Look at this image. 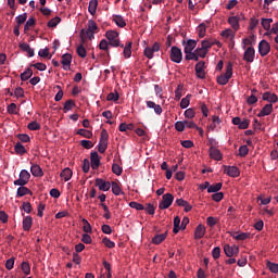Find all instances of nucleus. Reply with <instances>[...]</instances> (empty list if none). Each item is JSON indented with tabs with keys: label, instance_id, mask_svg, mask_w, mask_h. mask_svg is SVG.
Wrapping results in <instances>:
<instances>
[{
	"label": "nucleus",
	"instance_id": "8fccbe9b",
	"mask_svg": "<svg viewBox=\"0 0 278 278\" xmlns=\"http://www.w3.org/2000/svg\"><path fill=\"white\" fill-rule=\"evenodd\" d=\"M36 25V18L29 17L24 26V31H29V27H34Z\"/></svg>",
	"mask_w": 278,
	"mask_h": 278
},
{
	"label": "nucleus",
	"instance_id": "1a4fd4ad",
	"mask_svg": "<svg viewBox=\"0 0 278 278\" xmlns=\"http://www.w3.org/2000/svg\"><path fill=\"white\" fill-rule=\"evenodd\" d=\"M223 168H224V173L228 175V177H232V178L240 177V168H238L237 166L224 165Z\"/></svg>",
	"mask_w": 278,
	"mask_h": 278
},
{
	"label": "nucleus",
	"instance_id": "f8f14e48",
	"mask_svg": "<svg viewBox=\"0 0 278 278\" xmlns=\"http://www.w3.org/2000/svg\"><path fill=\"white\" fill-rule=\"evenodd\" d=\"M224 253L227 257H233V255L240 253V248H238V245L230 247L229 244H226L224 247Z\"/></svg>",
	"mask_w": 278,
	"mask_h": 278
},
{
	"label": "nucleus",
	"instance_id": "338daca9",
	"mask_svg": "<svg viewBox=\"0 0 278 278\" xmlns=\"http://www.w3.org/2000/svg\"><path fill=\"white\" fill-rule=\"evenodd\" d=\"M267 267L270 270V273L277 274L278 273V264L277 263H267Z\"/></svg>",
	"mask_w": 278,
	"mask_h": 278
},
{
	"label": "nucleus",
	"instance_id": "c03bdc74",
	"mask_svg": "<svg viewBox=\"0 0 278 278\" xmlns=\"http://www.w3.org/2000/svg\"><path fill=\"white\" fill-rule=\"evenodd\" d=\"M179 225H181V218H179V216H176L174 218V228H173V233H179Z\"/></svg>",
	"mask_w": 278,
	"mask_h": 278
},
{
	"label": "nucleus",
	"instance_id": "2f4dec72",
	"mask_svg": "<svg viewBox=\"0 0 278 278\" xmlns=\"http://www.w3.org/2000/svg\"><path fill=\"white\" fill-rule=\"evenodd\" d=\"M14 151L17 155H25V153H27V150L25 149V146L22 144L21 142H17L14 146Z\"/></svg>",
	"mask_w": 278,
	"mask_h": 278
},
{
	"label": "nucleus",
	"instance_id": "69168bd1",
	"mask_svg": "<svg viewBox=\"0 0 278 278\" xmlns=\"http://www.w3.org/2000/svg\"><path fill=\"white\" fill-rule=\"evenodd\" d=\"M22 270H23L24 275H29V273H31V267L29 266V263L23 262Z\"/></svg>",
	"mask_w": 278,
	"mask_h": 278
},
{
	"label": "nucleus",
	"instance_id": "c9c22d12",
	"mask_svg": "<svg viewBox=\"0 0 278 278\" xmlns=\"http://www.w3.org/2000/svg\"><path fill=\"white\" fill-rule=\"evenodd\" d=\"M214 47V40L207 39V40H202L201 42V48L204 49L206 52L210 51Z\"/></svg>",
	"mask_w": 278,
	"mask_h": 278
},
{
	"label": "nucleus",
	"instance_id": "f3484780",
	"mask_svg": "<svg viewBox=\"0 0 278 278\" xmlns=\"http://www.w3.org/2000/svg\"><path fill=\"white\" fill-rule=\"evenodd\" d=\"M210 156L216 162H220V160H223V154L220 153V150L216 149L215 147L210 148Z\"/></svg>",
	"mask_w": 278,
	"mask_h": 278
},
{
	"label": "nucleus",
	"instance_id": "603ef678",
	"mask_svg": "<svg viewBox=\"0 0 278 278\" xmlns=\"http://www.w3.org/2000/svg\"><path fill=\"white\" fill-rule=\"evenodd\" d=\"M251 236V233L249 232H241V233H236V235H232V238L235 240H247L249 237Z\"/></svg>",
	"mask_w": 278,
	"mask_h": 278
},
{
	"label": "nucleus",
	"instance_id": "6e6552de",
	"mask_svg": "<svg viewBox=\"0 0 278 278\" xmlns=\"http://www.w3.org/2000/svg\"><path fill=\"white\" fill-rule=\"evenodd\" d=\"M160 51V42H154L152 47H147L143 51L148 60H153V54Z\"/></svg>",
	"mask_w": 278,
	"mask_h": 278
},
{
	"label": "nucleus",
	"instance_id": "4c0bfd02",
	"mask_svg": "<svg viewBox=\"0 0 278 278\" xmlns=\"http://www.w3.org/2000/svg\"><path fill=\"white\" fill-rule=\"evenodd\" d=\"M132 45L134 43L130 41V42L126 43L125 47H123V49H124V51H123L124 58H126V59L131 58V47H132Z\"/></svg>",
	"mask_w": 278,
	"mask_h": 278
},
{
	"label": "nucleus",
	"instance_id": "13d9d810",
	"mask_svg": "<svg viewBox=\"0 0 278 278\" xmlns=\"http://www.w3.org/2000/svg\"><path fill=\"white\" fill-rule=\"evenodd\" d=\"M27 128H28L30 131H38V130H40V125L38 124V122H30V123L27 125Z\"/></svg>",
	"mask_w": 278,
	"mask_h": 278
},
{
	"label": "nucleus",
	"instance_id": "4468645a",
	"mask_svg": "<svg viewBox=\"0 0 278 278\" xmlns=\"http://www.w3.org/2000/svg\"><path fill=\"white\" fill-rule=\"evenodd\" d=\"M90 160H91V168L93 170H97L99 166H101V157H99V153L97 151L90 153Z\"/></svg>",
	"mask_w": 278,
	"mask_h": 278
},
{
	"label": "nucleus",
	"instance_id": "e2e57ef3",
	"mask_svg": "<svg viewBox=\"0 0 278 278\" xmlns=\"http://www.w3.org/2000/svg\"><path fill=\"white\" fill-rule=\"evenodd\" d=\"M195 55H198V58H205V55H207V50H204V48H197L194 50Z\"/></svg>",
	"mask_w": 278,
	"mask_h": 278
},
{
	"label": "nucleus",
	"instance_id": "a19ab883",
	"mask_svg": "<svg viewBox=\"0 0 278 278\" xmlns=\"http://www.w3.org/2000/svg\"><path fill=\"white\" fill-rule=\"evenodd\" d=\"M73 108H75V102L71 99L67 100L63 106L64 114H66V112H71V110H73Z\"/></svg>",
	"mask_w": 278,
	"mask_h": 278
},
{
	"label": "nucleus",
	"instance_id": "bf43d9fd",
	"mask_svg": "<svg viewBox=\"0 0 278 278\" xmlns=\"http://www.w3.org/2000/svg\"><path fill=\"white\" fill-rule=\"evenodd\" d=\"M239 155H240V157H247V155H249V147L248 146H241L239 148Z\"/></svg>",
	"mask_w": 278,
	"mask_h": 278
},
{
	"label": "nucleus",
	"instance_id": "6e6d98bb",
	"mask_svg": "<svg viewBox=\"0 0 278 278\" xmlns=\"http://www.w3.org/2000/svg\"><path fill=\"white\" fill-rule=\"evenodd\" d=\"M76 53H77V55H79V58H86L87 52H86V48L84 47V45H80L77 47Z\"/></svg>",
	"mask_w": 278,
	"mask_h": 278
},
{
	"label": "nucleus",
	"instance_id": "680f3d73",
	"mask_svg": "<svg viewBox=\"0 0 278 278\" xmlns=\"http://www.w3.org/2000/svg\"><path fill=\"white\" fill-rule=\"evenodd\" d=\"M185 60H193L194 62H199V56L195 51L186 53Z\"/></svg>",
	"mask_w": 278,
	"mask_h": 278
},
{
	"label": "nucleus",
	"instance_id": "37998d69",
	"mask_svg": "<svg viewBox=\"0 0 278 278\" xmlns=\"http://www.w3.org/2000/svg\"><path fill=\"white\" fill-rule=\"evenodd\" d=\"M76 134L78 136H83V138H88V139L92 138V131L86 130L84 128L78 129Z\"/></svg>",
	"mask_w": 278,
	"mask_h": 278
},
{
	"label": "nucleus",
	"instance_id": "e433bc0d",
	"mask_svg": "<svg viewBox=\"0 0 278 278\" xmlns=\"http://www.w3.org/2000/svg\"><path fill=\"white\" fill-rule=\"evenodd\" d=\"M113 21L117 27H125L127 25L125 18H123L121 15H113Z\"/></svg>",
	"mask_w": 278,
	"mask_h": 278
},
{
	"label": "nucleus",
	"instance_id": "4be33fe9",
	"mask_svg": "<svg viewBox=\"0 0 278 278\" xmlns=\"http://www.w3.org/2000/svg\"><path fill=\"white\" fill-rule=\"evenodd\" d=\"M167 236H168V232L155 235L152 238V244H162V242L166 240Z\"/></svg>",
	"mask_w": 278,
	"mask_h": 278
},
{
	"label": "nucleus",
	"instance_id": "f03ea898",
	"mask_svg": "<svg viewBox=\"0 0 278 278\" xmlns=\"http://www.w3.org/2000/svg\"><path fill=\"white\" fill-rule=\"evenodd\" d=\"M232 76H233V64L228 63L226 66L225 74L217 76V84H219V86H227V84H229V80L231 79Z\"/></svg>",
	"mask_w": 278,
	"mask_h": 278
},
{
	"label": "nucleus",
	"instance_id": "79ce46f5",
	"mask_svg": "<svg viewBox=\"0 0 278 278\" xmlns=\"http://www.w3.org/2000/svg\"><path fill=\"white\" fill-rule=\"evenodd\" d=\"M26 194H31V190L25 186H21L17 189V197H25Z\"/></svg>",
	"mask_w": 278,
	"mask_h": 278
},
{
	"label": "nucleus",
	"instance_id": "58836bf2",
	"mask_svg": "<svg viewBox=\"0 0 278 278\" xmlns=\"http://www.w3.org/2000/svg\"><path fill=\"white\" fill-rule=\"evenodd\" d=\"M222 189H223V182H217L215 185H210L207 192L208 193L220 192Z\"/></svg>",
	"mask_w": 278,
	"mask_h": 278
},
{
	"label": "nucleus",
	"instance_id": "ea45409f",
	"mask_svg": "<svg viewBox=\"0 0 278 278\" xmlns=\"http://www.w3.org/2000/svg\"><path fill=\"white\" fill-rule=\"evenodd\" d=\"M190 99H192V94H187L185 98L180 101V108L181 110H186L188 105H190Z\"/></svg>",
	"mask_w": 278,
	"mask_h": 278
},
{
	"label": "nucleus",
	"instance_id": "f257e3e1",
	"mask_svg": "<svg viewBox=\"0 0 278 278\" xmlns=\"http://www.w3.org/2000/svg\"><path fill=\"white\" fill-rule=\"evenodd\" d=\"M96 31H99V26H97V23L94 21L89 20L87 24V30H80V38L83 42H85L86 36L87 38H89V40H92V38H94Z\"/></svg>",
	"mask_w": 278,
	"mask_h": 278
},
{
	"label": "nucleus",
	"instance_id": "a18cd8bd",
	"mask_svg": "<svg viewBox=\"0 0 278 278\" xmlns=\"http://www.w3.org/2000/svg\"><path fill=\"white\" fill-rule=\"evenodd\" d=\"M112 173H114V175H117V177H119V175H123V167H121L118 163H114L112 165Z\"/></svg>",
	"mask_w": 278,
	"mask_h": 278
},
{
	"label": "nucleus",
	"instance_id": "864d4df0",
	"mask_svg": "<svg viewBox=\"0 0 278 278\" xmlns=\"http://www.w3.org/2000/svg\"><path fill=\"white\" fill-rule=\"evenodd\" d=\"M118 99H121V96H118V91L115 90V92H111L108 94L106 97V101H118Z\"/></svg>",
	"mask_w": 278,
	"mask_h": 278
},
{
	"label": "nucleus",
	"instance_id": "9b49d317",
	"mask_svg": "<svg viewBox=\"0 0 278 278\" xmlns=\"http://www.w3.org/2000/svg\"><path fill=\"white\" fill-rule=\"evenodd\" d=\"M195 75L199 79H205V62L200 61L195 64Z\"/></svg>",
	"mask_w": 278,
	"mask_h": 278
},
{
	"label": "nucleus",
	"instance_id": "5fc2aeb1",
	"mask_svg": "<svg viewBox=\"0 0 278 278\" xmlns=\"http://www.w3.org/2000/svg\"><path fill=\"white\" fill-rule=\"evenodd\" d=\"M270 23H273V18H262L261 25L268 31V29H270Z\"/></svg>",
	"mask_w": 278,
	"mask_h": 278
},
{
	"label": "nucleus",
	"instance_id": "39448f33",
	"mask_svg": "<svg viewBox=\"0 0 278 278\" xmlns=\"http://www.w3.org/2000/svg\"><path fill=\"white\" fill-rule=\"evenodd\" d=\"M31 179V174L27 169H22L20 173V178L14 180V186H27Z\"/></svg>",
	"mask_w": 278,
	"mask_h": 278
},
{
	"label": "nucleus",
	"instance_id": "0e129e2a",
	"mask_svg": "<svg viewBox=\"0 0 278 278\" xmlns=\"http://www.w3.org/2000/svg\"><path fill=\"white\" fill-rule=\"evenodd\" d=\"M129 207H132V210H137L139 212L144 210V205H142L141 203H138V202H130Z\"/></svg>",
	"mask_w": 278,
	"mask_h": 278
},
{
	"label": "nucleus",
	"instance_id": "4d7b16f0",
	"mask_svg": "<svg viewBox=\"0 0 278 278\" xmlns=\"http://www.w3.org/2000/svg\"><path fill=\"white\" fill-rule=\"evenodd\" d=\"M17 26L21 27V25H23V23H25V21H27V13H23L22 15H18L15 17Z\"/></svg>",
	"mask_w": 278,
	"mask_h": 278
},
{
	"label": "nucleus",
	"instance_id": "5701e85b",
	"mask_svg": "<svg viewBox=\"0 0 278 278\" xmlns=\"http://www.w3.org/2000/svg\"><path fill=\"white\" fill-rule=\"evenodd\" d=\"M203 236H205V226L200 224L195 228L194 238H195V240H201V238H203Z\"/></svg>",
	"mask_w": 278,
	"mask_h": 278
},
{
	"label": "nucleus",
	"instance_id": "dca6fc26",
	"mask_svg": "<svg viewBox=\"0 0 278 278\" xmlns=\"http://www.w3.org/2000/svg\"><path fill=\"white\" fill-rule=\"evenodd\" d=\"M71 62H73V55H71V53L62 55L61 64L63 65L64 71H68V68H71Z\"/></svg>",
	"mask_w": 278,
	"mask_h": 278
},
{
	"label": "nucleus",
	"instance_id": "393cba45",
	"mask_svg": "<svg viewBox=\"0 0 278 278\" xmlns=\"http://www.w3.org/2000/svg\"><path fill=\"white\" fill-rule=\"evenodd\" d=\"M31 225H34V219L31 218V216L24 217L23 219L24 231H29V229H31Z\"/></svg>",
	"mask_w": 278,
	"mask_h": 278
},
{
	"label": "nucleus",
	"instance_id": "c85d7f7f",
	"mask_svg": "<svg viewBox=\"0 0 278 278\" xmlns=\"http://www.w3.org/2000/svg\"><path fill=\"white\" fill-rule=\"evenodd\" d=\"M34 75V70L31 67L26 68L22 74H21V80L22 81H27V79H31V76Z\"/></svg>",
	"mask_w": 278,
	"mask_h": 278
},
{
	"label": "nucleus",
	"instance_id": "2eb2a0df",
	"mask_svg": "<svg viewBox=\"0 0 278 278\" xmlns=\"http://www.w3.org/2000/svg\"><path fill=\"white\" fill-rule=\"evenodd\" d=\"M182 45H185V53H192L197 49V40L194 39H189L187 42L184 40Z\"/></svg>",
	"mask_w": 278,
	"mask_h": 278
},
{
	"label": "nucleus",
	"instance_id": "0eeeda50",
	"mask_svg": "<svg viewBox=\"0 0 278 278\" xmlns=\"http://www.w3.org/2000/svg\"><path fill=\"white\" fill-rule=\"evenodd\" d=\"M258 53L261 58H266V55L270 53V43H268V41L264 39L261 40V42L258 43Z\"/></svg>",
	"mask_w": 278,
	"mask_h": 278
},
{
	"label": "nucleus",
	"instance_id": "72a5a7b5",
	"mask_svg": "<svg viewBox=\"0 0 278 278\" xmlns=\"http://www.w3.org/2000/svg\"><path fill=\"white\" fill-rule=\"evenodd\" d=\"M199 38H205V33L207 31V26L205 23H201L197 28Z\"/></svg>",
	"mask_w": 278,
	"mask_h": 278
},
{
	"label": "nucleus",
	"instance_id": "09e8293b",
	"mask_svg": "<svg viewBox=\"0 0 278 278\" xmlns=\"http://www.w3.org/2000/svg\"><path fill=\"white\" fill-rule=\"evenodd\" d=\"M83 224H84L83 231H85V233H92V226L90 225L89 222H87L86 218L83 219Z\"/></svg>",
	"mask_w": 278,
	"mask_h": 278
},
{
	"label": "nucleus",
	"instance_id": "7ed1b4c3",
	"mask_svg": "<svg viewBox=\"0 0 278 278\" xmlns=\"http://www.w3.org/2000/svg\"><path fill=\"white\" fill-rule=\"evenodd\" d=\"M105 36L109 40L110 47H121L122 49L125 47V45H121V39H118V34L115 30L106 31Z\"/></svg>",
	"mask_w": 278,
	"mask_h": 278
},
{
	"label": "nucleus",
	"instance_id": "a211bd4d",
	"mask_svg": "<svg viewBox=\"0 0 278 278\" xmlns=\"http://www.w3.org/2000/svg\"><path fill=\"white\" fill-rule=\"evenodd\" d=\"M273 113V104H266L257 114L258 118H262L264 116H270Z\"/></svg>",
	"mask_w": 278,
	"mask_h": 278
},
{
	"label": "nucleus",
	"instance_id": "774afa93",
	"mask_svg": "<svg viewBox=\"0 0 278 278\" xmlns=\"http://www.w3.org/2000/svg\"><path fill=\"white\" fill-rule=\"evenodd\" d=\"M197 116V113L194 112V109H187L185 111V117L186 118H194Z\"/></svg>",
	"mask_w": 278,
	"mask_h": 278
},
{
	"label": "nucleus",
	"instance_id": "6ab92c4d",
	"mask_svg": "<svg viewBox=\"0 0 278 278\" xmlns=\"http://www.w3.org/2000/svg\"><path fill=\"white\" fill-rule=\"evenodd\" d=\"M30 173L34 177H42L45 172H42V167L38 164H33L30 167Z\"/></svg>",
	"mask_w": 278,
	"mask_h": 278
},
{
	"label": "nucleus",
	"instance_id": "20e7f679",
	"mask_svg": "<svg viewBox=\"0 0 278 278\" xmlns=\"http://www.w3.org/2000/svg\"><path fill=\"white\" fill-rule=\"evenodd\" d=\"M169 58L172 62H175V64H181V60H184V52H181L179 47L173 46L170 49Z\"/></svg>",
	"mask_w": 278,
	"mask_h": 278
},
{
	"label": "nucleus",
	"instance_id": "3c124183",
	"mask_svg": "<svg viewBox=\"0 0 278 278\" xmlns=\"http://www.w3.org/2000/svg\"><path fill=\"white\" fill-rule=\"evenodd\" d=\"M212 199L213 201H215L216 203H220V201H223V199H225V193L223 192H215L214 194H212Z\"/></svg>",
	"mask_w": 278,
	"mask_h": 278
},
{
	"label": "nucleus",
	"instance_id": "7c9ffc66",
	"mask_svg": "<svg viewBox=\"0 0 278 278\" xmlns=\"http://www.w3.org/2000/svg\"><path fill=\"white\" fill-rule=\"evenodd\" d=\"M99 49H101V51H106V55L110 58V43L108 40L102 39L99 43Z\"/></svg>",
	"mask_w": 278,
	"mask_h": 278
},
{
	"label": "nucleus",
	"instance_id": "b1692460",
	"mask_svg": "<svg viewBox=\"0 0 278 278\" xmlns=\"http://www.w3.org/2000/svg\"><path fill=\"white\" fill-rule=\"evenodd\" d=\"M147 108L153 109L157 116H160L163 112L162 106L160 104H155L153 101H147Z\"/></svg>",
	"mask_w": 278,
	"mask_h": 278
},
{
	"label": "nucleus",
	"instance_id": "bb28decb",
	"mask_svg": "<svg viewBox=\"0 0 278 278\" xmlns=\"http://www.w3.org/2000/svg\"><path fill=\"white\" fill-rule=\"evenodd\" d=\"M60 177L64 179V181H71V177H73V170L66 167L61 172Z\"/></svg>",
	"mask_w": 278,
	"mask_h": 278
},
{
	"label": "nucleus",
	"instance_id": "49530a36",
	"mask_svg": "<svg viewBox=\"0 0 278 278\" xmlns=\"http://www.w3.org/2000/svg\"><path fill=\"white\" fill-rule=\"evenodd\" d=\"M102 243L104 244V247H106V249H114V247H116V243H114V241L110 240V238L104 237L102 239Z\"/></svg>",
	"mask_w": 278,
	"mask_h": 278
},
{
	"label": "nucleus",
	"instance_id": "473e14b6",
	"mask_svg": "<svg viewBox=\"0 0 278 278\" xmlns=\"http://www.w3.org/2000/svg\"><path fill=\"white\" fill-rule=\"evenodd\" d=\"M111 188H112V192H113V194H115V197H119V194H123V189H121V186L118 185V182L113 181L111 184Z\"/></svg>",
	"mask_w": 278,
	"mask_h": 278
},
{
	"label": "nucleus",
	"instance_id": "a878e982",
	"mask_svg": "<svg viewBox=\"0 0 278 278\" xmlns=\"http://www.w3.org/2000/svg\"><path fill=\"white\" fill-rule=\"evenodd\" d=\"M20 49L28 53V58H34L35 52H34V49H31V47L29 46V43H26V42L21 43Z\"/></svg>",
	"mask_w": 278,
	"mask_h": 278
},
{
	"label": "nucleus",
	"instance_id": "052dcab7",
	"mask_svg": "<svg viewBox=\"0 0 278 278\" xmlns=\"http://www.w3.org/2000/svg\"><path fill=\"white\" fill-rule=\"evenodd\" d=\"M175 129L176 131H184V129H186V121L181 122L178 121L175 123Z\"/></svg>",
	"mask_w": 278,
	"mask_h": 278
},
{
	"label": "nucleus",
	"instance_id": "9d476101",
	"mask_svg": "<svg viewBox=\"0 0 278 278\" xmlns=\"http://www.w3.org/2000/svg\"><path fill=\"white\" fill-rule=\"evenodd\" d=\"M243 60L249 64L253 63L255 60V48L248 47L244 51Z\"/></svg>",
	"mask_w": 278,
	"mask_h": 278
},
{
	"label": "nucleus",
	"instance_id": "ddd939ff",
	"mask_svg": "<svg viewBox=\"0 0 278 278\" xmlns=\"http://www.w3.org/2000/svg\"><path fill=\"white\" fill-rule=\"evenodd\" d=\"M96 186L99 187V190H101L102 192H108V190L112 188V184H110V181L103 180V178H97Z\"/></svg>",
	"mask_w": 278,
	"mask_h": 278
},
{
	"label": "nucleus",
	"instance_id": "cd10ccee",
	"mask_svg": "<svg viewBox=\"0 0 278 278\" xmlns=\"http://www.w3.org/2000/svg\"><path fill=\"white\" fill-rule=\"evenodd\" d=\"M99 5V0H90L89 7H88V12L94 16L97 14V8Z\"/></svg>",
	"mask_w": 278,
	"mask_h": 278
},
{
	"label": "nucleus",
	"instance_id": "f704fd0d",
	"mask_svg": "<svg viewBox=\"0 0 278 278\" xmlns=\"http://www.w3.org/2000/svg\"><path fill=\"white\" fill-rule=\"evenodd\" d=\"M220 36L222 38H231V40H233L236 38V33L231 28H228L223 30Z\"/></svg>",
	"mask_w": 278,
	"mask_h": 278
},
{
	"label": "nucleus",
	"instance_id": "de8ad7c7",
	"mask_svg": "<svg viewBox=\"0 0 278 278\" xmlns=\"http://www.w3.org/2000/svg\"><path fill=\"white\" fill-rule=\"evenodd\" d=\"M61 22L62 18H60V16H55L48 22V27H58V25H60Z\"/></svg>",
	"mask_w": 278,
	"mask_h": 278
},
{
	"label": "nucleus",
	"instance_id": "423d86ee",
	"mask_svg": "<svg viewBox=\"0 0 278 278\" xmlns=\"http://www.w3.org/2000/svg\"><path fill=\"white\" fill-rule=\"evenodd\" d=\"M173 201H175V197L172 193H165L162 197V201L159 203L160 210H168L170 205H173Z\"/></svg>",
	"mask_w": 278,
	"mask_h": 278
},
{
	"label": "nucleus",
	"instance_id": "412c9836",
	"mask_svg": "<svg viewBox=\"0 0 278 278\" xmlns=\"http://www.w3.org/2000/svg\"><path fill=\"white\" fill-rule=\"evenodd\" d=\"M229 25L235 29V31H238L240 29V17L238 16H230L228 18Z\"/></svg>",
	"mask_w": 278,
	"mask_h": 278
},
{
	"label": "nucleus",
	"instance_id": "c756f323",
	"mask_svg": "<svg viewBox=\"0 0 278 278\" xmlns=\"http://www.w3.org/2000/svg\"><path fill=\"white\" fill-rule=\"evenodd\" d=\"M249 45L251 47H253V45H255V35L250 36V38H244L242 40V49H247V47H249Z\"/></svg>",
	"mask_w": 278,
	"mask_h": 278
},
{
	"label": "nucleus",
	"instance_id": "aec40b11",
	"mask_svg": "<svg viewBox=\"0 0 278 278\" xmlns=\"http://www.w3.org/2000/svg\"><path fill=\"white\" fill-rule=\"evenodd\" d=\"M263 101H268V103H277L278 97L275 93H270L269 91L263 93Z\"/></svg>",
	"mask_w": 278,
	"mask_h": 278
}]
</instances>
